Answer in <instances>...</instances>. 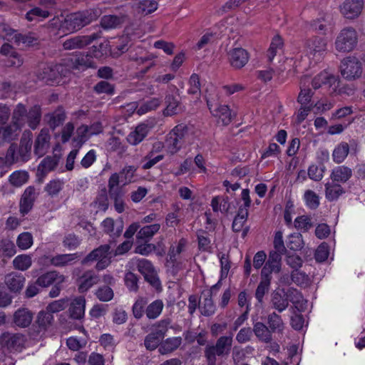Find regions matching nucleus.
I'll list each match as a JSON object with an SVG mask.
<instances>
[{"label": "nucleus", "mask_w": 365, "mask_h": 365, "mask_svg": "<svg viewBox=\"0 0 365 365\" xmlns=\"http://www.w3.org/2000/svg\"><path fill=\"white\" fill-rule=\"evenodd\" d=\"M101 15L99 8H92L67 15L61 24V29L65 32L77 31L98 19Z\"/></svg>", "instance_id": "obj_1"}, {"label": "nucleus", "mask_w": 365, "mask_h": 365, "mask_svg": "<svg viewBox=\"0 0 365 365\" xmlns=\"http://www.w3.org/2000/svg\"><path fill=\"white\" fill-rule=\"evenodd\" d=\"M31 133H29L27 136L24 133L18 148L15 144H11L8 148L5 157L6 163L27 162L31 158Z\"/></svg>", "instance_id": "obj_2"}, {"label": "nucleus", "mask_w": 365, "mask_h": 365, "mask_svg": "<svg viewBox=\"0 0 365 365\" xmlns=\"http://www.w3.org/2000/svg\"><path fill=\"white\" fill-rule=\"evenodd\" d=\"M189 132V127L185 123L175 125L167 135L165 144L171 154L180 150Z\"/></svg>", "instance_id": "obj_3"}, {"label": "nucleus", "mask_w": 365, "mask_h": 365, "mask_svg": "<svg viewBox=\"0 0 365 365\" xmlns=\"http://www.w3.org/2000/svg\"><path fill=\"white\" fill-rule=\"evenodd\" d=\"M358 36L356 30L352 27L343 29L335 41V48L339 52H350L356 46Z\"/></svg>", "instance_id": "obj_4"}, {"label": "nucleus", "mask_w": 365, "mask_h": 365, "mask_svg": "<svg viewBox=\"0 0 365 365\" xmlns=\"http://www.w3.org/2000/svg\"><path fill=\"white\" fill-rule=\"evenodd\" d=\"M26 337L21 333L5 331L0 336L1 344L10 352H20L24 348Z\"/></svg>", "instance_id": "obj_5"}, {"label": "nucleus", "mask_w": 365, "mask_h": 365, "mask_svg": "<svg viewBox=\"0 0 365 365\" xmlns=\"http://www.w3.org/2000/svg\"><path fill=\"white\" fill-rule=\"evenodd\" d=\"M362 73L361 63L356 57H347L341 63V74L347 80L359 78Z\"/></svg>", "instance_id": "obj_6"}, {"label": "nucleus", "mask_w": 365, "mask_h": 365, "mask_svg": "<svg viewBox=\"0 0 365 365\" xmlns=\"http://www.w3.org/2000/svg\"><path fill=\"white\" fill-rule=\"evenodd\" d=\"M53 321V316L46 310H42L38 312L36 319L30 330L29 336L35 339L41 336L51 326Z\"/></svg>", "instance_id": "obj_7"}, {"label": "nucleus", "mask_w": 365, "mask_h": 365, "mask_svg": "<svg viewBox=\"0 0 365 365\" xmlns=\"http://www.w3.org/2000/svg\"><path fill=\"white\" fill-rule=\"evenodd\" d=\"M305 49L307 54L317 61H320L322 56L327 51V41L326 38L319 36H313L305 42Z\"/></svg>", "instance_id": "obj_8"}, {"label": "nucleus", "mask_w": 365, "mask_h": 365, "mask_svg": "<svg viewBox=\"0 0 365 365\" xmlns=\"http://www.w3.org/2000/svg\"><path fill=\"white\" fill-rule=\"evenodd\" d=\"M101 37V31L87 36H76L66 39L63 43V47L65 50L80 49Z\"/></svg>", "instance_id": "obj_9"}, {"label": "nucleus", "mask_w": 365, "mask_h": 365, "mask_svg": "<svg viewBox=\"0 0 365 365\" xmlns=\"http://www.w3.org/2000/svg\"><path fill=\"white\" fill-rule=\"evenodd\" d=\"M38 195L39 190L34 186L31 185L25 189L19 201V212L23 216L31 210Z\"/></svg>", "instance_id": "obj_10"}, {"label": "nucleus", "mask_w": 365, "mask_h": 365, "mask_svg": "<svg viewBox=\"0 0 365 365\" xmlns=\"http://www.w3.org/2000/svg\"><path fill=\"white\" fill-rule=\"evenodd\" d=\"M359 143L356 139H350L349 143L341 142L334 149L332 152L333 161L336 164L343 163L347 158L350 149L356 151Z\"/></svg>", "instance_id": "obj_11"}, {"label": "nucleus", "mask_w": 365, "mask_h": 365, "mask_svg": "<svg viewBox=\"0 0 365 365\" xmlns=\"http://www.w3.org/2000/svg\"><path fill=\"white\" fill-rule=\"evenodd\" d=\"M34 319V312L26 307L17 309L12 315V323L20 329L31 326Z\"/></svg>", "instance_id": "obj_12"}, {"label": "nucleus", "mask_w": 365, "mask_h": 365, "mask_svg": "<svg viewBox=\"0 0 365 365\" xmlns=\"http://www.w3.org/2000/svg\"><path fill=\"white\" fill-rule=\"evenodd\" d=\"M207 104L212 114L219 118L223 125L230 124L232 119V115L229 107L226 105H218L207 100Z\"/></svg>", "instance_id": "obj_13"}, {"label": "nucleus", "mask_w": 365, "mask_h": 365, "mask_svg": "<svg viewBox=\"0 0 365 365\" xmlns=\"http://www.w3.org/2000/svg\"><path fill=\"white\" fill-rule=\"evenodd\" d=\"M363 6V0H345L340 6V11L345 18L353 19L361 14Z\"/></svg>", "instance_id": "obj_14"}, {"label": "nucleus", "mask_w": 365, "mask_h": 365, "mask_svg": "<svg viewBox=\"0 0 365 365\" xmlns=\"http://www.w3.org/2000/svg\"><path fill=\"white\" fill-rule=\"evenodd\" d=\"M339 84L338 78L325 71L317 75L312 81V86L314 90L319 89L323 86H327L335 91Z\"/></svg>", "instance_id": "obj_15"}, {"label": "nucleus", "mask_w": 365, "mask_h": 365, "mask_svg": "<svg viewBox=\"0 0 365 365\" xmlns=\"http://www.w3.org/2000/svg\"><path fill=\"white\" fill-rule=\"evenodd\" d=\"M227 55L231 66L235 69L244 67L249 60L248 53L242 48H234L228 52Z\"/></svg>", "instance_id": "obj_16"}, {"label": "nucleus", "mask_w": 365, "mask_h": 365, "mask_svg": "<svg viewBox=\"0 0 365 365\" xmlns=\"http://www.w3.org/2000/svg\"><path fill=\"white\" fill-rule=\"evenodd\" d=\"M175 94H168L165 98V108L163 110L165 116H172L179 113L181 110L180 96L178 90Z\"/></svg>", "instance_id": "obj_17"}, {"label": "nucleus", "mask_w": 365, "mask_h": 365, "mask_svg": "<svg viewBox=\"0 0 365 365\" xmlns=\"http://www.w3.org/2000/svg\"><path fill=\"white\" fill-rule=\"evenodd\" d=\"M51 136L48 129H42L34 143V154L38 157L44 155L49 148Z\"/></svg>", "instance_id": "obj_18"}, {"label": "nucleus", "mask_w": 365, "mask_h": 365, "mask_svg": "<svg viewBox=\"0 0 365 365\" xmlns=\"http://www.w3.org/2000/svg\"><path fill=\"white\" fill-rule=\"evenodd\" d=\"M100 281L99 275L93 270L86 271L78 280V290L80 293L86 292Z\"/></svg>", "instance_id": "obj_19"}, {"label": "nucleus", "mask_w": 365, "mask_h": 365, "mask_svg": "<svg viewBox=\"0 0 365 365\" xmlns=\"http://www.w3.org/2000/svg\"><path fill=\"white\" fill-rule=\"evenodd\" d=\"M128 17L125 14L105 15L101 19L100 24L104 29H113L120 26L127 21Z\"/></svg>", "instance_id": "obj_20"}, {"label": "nucleus", "mask_w": 365, "mask_h": 365, "mask_svg": "<svg viewBox=\"0 0 365 365\" xmlns=\"http://www.w3.org/2000/svg\"><path fill=\"white\" fill-rule=\"evenodd\" d=\"M130 39L128 35L122 36L112 42L110 53L114 58H118L125 53L130 47Z\"/></svg>", "instance_id": "obj_21"}, {"label": "nucleus", "mask_w": 365, "mask_h": 365, "mask_svg": "<svg viewBox=\"0 0 365 365\" xmlns=\"http://www.w3.org/2000/svg\"><path fill=\"white\" fill-rule=\"evenodd\" d=\"M65 281V277L57 271H49L39 276L36 279V284L41 287H47L53 283L61 284Z\"/></svg>", "instance_id": "obj_22"}, {"label": "nucleus", "mask_w": 365, "mask_h": 365, "mask_svg": "<svg viewBox=\"0 0 365 365\" xmlns=\"http://www.w3.org/2000/svg\"><path fill=\"white\" fill-rule=\"evenodd\" d=\"M88 52L80 53L72 59V65L74 69L86 70L88 68H96V63L93 61Z\"/></svg>", "instance_id": "obj_23"}, {"label": "nucleus", "mask_w": 365, "mask_h": 365, "mask_svg": "<svg viewBox=\"0 0 365 365\" xmlns=\"http://www.w3.org/2000/svg\"><path fill=\"white\" fill-rule=\"evenodd\" d=\"M150 128L147 124L140 123L128 135L126 140L129 144L136 145L144 140Z\"/></svg>", "instance_id": "obj_24"}, {"label": "nucleus", "mask_w": 365, "mask_h": 365, "mask_svg": "<svg viewBox=\"0 0 365 365\" xmlns=\"http://www.w3.org/2000/svg\"><path fill=\"white\" fill-rule=\"evenodd\" d=\"M271 304L272 308L282 312L289 306V300L284 289L274 290L272 294Z\"/></svg>", "instance_id": "obj_25"}, {"label": "nucleus", "mask_w": 365, "mask_h": 365, "mask_svg": "<svg viewBox=\"0 0 365 365\" xmlns=\"http://www.w3.org/2000/svg\"><path fill=\"white\" fill-rule=\"evenodd\" d=\"M27 109L23 103H18L13 110L11 123L19 130L24 126L27 115Z\"/></svg>", "instance_id": "obj_26"}, {"label": "nucleus", "mask_w": 365, "mask_h": 365, "mask_svg": "<svg viewBox=\"0 0 365 365\" xmlns=\"http://www.w3.org/2000/svg\"><path fill=\"white\" fill-rule=\"evenodd\" d=\"M80 255L77 252L73 254H60L51 259V264L54 267H63L72 265L78 260Z\"/></svg>", "instance_id": "obj_27"}, {"label": "nucleus", "mask_w": 365, "mask_h": 365, "mask_svg": "<svg viewBox=\"0 0 365 365\" xmlns=\"http://www.w3.org/2000/svg\"><path fill=\"white\" fill-rule=\"evenodd\" d=\"M66 118V113L62 107H58L54 111L45 115L47 123L52 130H55L57 127L62 125Z\"/></svg>", "instance_id": "obj_28"}, {"label": "nucleus", "mask_w": 365, "mask_h": 365, "mask_svg": "<svg viewBox=\"0 0 365 365\" xmlns=\"http://www.w3.org/2000/svg\"><path fill=\"white\" fill-rule=\"evenodd\" d=\"M25 277L17 273H10L5 277V284L14 292H20L24 284Z\"/></svg>", "instance_id": "obj_29"}, {"label": "nucleus", "mask_w": 365, "mask_h": 365, "mask_svg": "<svg viewBox=\"0 0 365 365\" xmlns=\"http://www.w3.org/2000/svg\"><path fill=\"white\" fill-rule=\"evenodd\" d=\"M352 176V170L345 165L337 166L334 168L330 175L333 182L345 183Z\"/></svg>", "instance_id": "obj_30"}, {"label": "nucleus", "mask_w": 365, "mask_h": 365, "mask_svg": "<svg viewBox=\"0 0 365 365\" xmlns=\"http://www.w3.org/2000/svg\"><path fill=\"white\" fill-rule=\"evenodd\" d=\"M103 231L112 237H119L123 230V222L122 220L117 222L115 228L114 220L111 217H107L102 222Z\"/></svg>", "instance_id": "obj_31"}, {"label": "nucleus", "mask_w": 365, "mask_h": 365, "mask_svg": "<svg viewBox=\"0 0 365 365\" xmlns=\"http://www.w3.org/2000/svg\"><path fill=\"white\" fill-rule=\"evenodd\" d=\"M36 76L38 80L42 81L47 84H52L58 78V72L52 66H43V67L38 71Z\"/></svg>", "instance_id": "obj_32"}, {"label": "nucleus", "mask_w": 365, "mask_h": 365, "mask_svg": "<svg viewBox=\"0 0 365 365\" xmlns=\"http://www.w3.org/2000/svg\"><path fill=\"white\" fill-rule=\"evenodd\" d=\"M110 249L109 245H103L91 251L83 260L82 264L108 257Z\"/></svg>", "instance_id": "obj_33"}, {"label": "nucleus", "mask_w": 365, "mask_h": 365, "mask_svg": "<svg viewBox=\"0 0 365 365\" xmlns=\"http://www.w3.org/2000/svg\"><path fill=\"white\" fill-rule=\"evenodd\" d=\"M58 161L59 158L56 155L46 157L38 166V174L45 176L47 173L53 170L56 168L58 164Z\"/></svg>", "instance_id": "obj_34"}, {"label": "nucleus", "mask_w": 365, "mask_h": 365, "mask_svg": "<svg viewBox=\"0 0 365 365\" xmlns=\"http://www.w3.org/2000/svg\"><path fill=\"white\" fill-rule=\"evenodd\" d=\"M18 131L19 130L11 123L0 126V146L15 140L18 135Z\"/></svg>", "instance_id": "obj_35"}, {"label": "nucleus", "mask_w": 365, "mask_h": 365, "mask_svg": "<svg viewBox=\"0 0 365 365\" xmlns=\"http://www.w3.org/2000/svg\"><path fill=\"white\" fill-rule=\"evenodd\" d=\"M180 336L168 338L161 342L158 351L160 354H167L176 350L182 344Z\"/></svg>", "instance_id": "obj_36"}, {"label": "nucleus", "mask_w": 365, "mask_h": 365, "mask_svg": "<svg viewBox=\"0 0 365 365\" xmlns=\"http://www.w3.org/2000/svg\"><path fill=\"white\" fill-rule=\"evenodd\" d=\"M86 299L84 297H78L75 299L70 304L69 313L70 316L76 319H81L85 312Z\"/></svg>", "instance_id": "obj_37"}, {"label": "nucleus", "mask_w": 365, "mask_h": 365, "mask_svg": "<svg viewBox=\"0 0 365 365\" xmlns=\"http://www.w3.org/2000/svg\"><path fill=\"white\" fill-rule=\"evenodd\" d=\"M233 333L230 332L229 334L220 336L216 342L215 346L221 352L223 356H228L232 346Z\"/></svg>", "instance_id": "obj_38"}, {"label": "nucleus", "mask_w": 365, "mask_h": 365, "mask_svg": "<svg viewBox=\"0 0 365 365\" xmlns=\"http://www.w3.org/2000/svg\"><path fill=\"white\" fill-rule=\"evenodd\" d=\"M41 119V109L38 105L31 107L27 112L26 120L28 125L32 130H35L39 125Z\"/></svg>", "instance_id": "obj_39"}, {"label": "nucleus", "mask_w": 365, "mask_h": 365, "mask_svg": "<svg viewBox=\"0 0 365 365\" xmlns=\"http://www.w3.org/2000/svg\"><path fill=\"white\" fill-rule=\"evenodd\" d=\"M267 324L271 333H282L284 328L281 316L276 312H272L267 316Z\"/></svg>", "instance_id": "obj_40"}, {"label": "nucleus", "mask_w": 365, "mask_h": 365, "mask_svg": "<svg viewBox=\"0 0 365 365\" xmlns=\"http://www.w3.org/2000/svg\"><path fill=\"white\" fill-rule=\"evenodd\" d=\"M160 229L158 223L146 225L140 229L137 233V239L144 242H148Z\"/></svg>", "instance_id": "obj_41"}, {"label": "nucleus", "mask_w": 365, "mask_h": 365, "mask_svg": "<svg viewBox=\"0 0 365 365\" xmlns=\"http://www.w3.org/2000/svg\"><path fill=\"white\" fill-rule=\"evenodd\" d=\"M307 78L302 80L300 86V92L297 97V102L301 105L309 106L314 104L312 102V98L314 95L312 89L306 86Z\"/></svg>", "instance_id": "obj_42"}, {"label": "nucleus", "mask_w": 365, "mask_h": 365, "mask_svg": "<svg viewBox=\"0 0 365 365\" xmlns=\"http://www.w3.org/2000/svg\"><path fill=\"white\" fill-rule=\"evenodd\" d=\"M253 332L262 341L269 343L272 340V333L268 327L262 322H256L253 326Z\"/></svg>", "instance_id": "obj_43"}, {"label": "nucleus", "mask_w": 365, "mask_h": 365, "mask_svg": "<svg viewBox=\"0 0 365 365\" xmlns=\"http://www.w3.org/2000/svg\"><path fill=\"white\" fill-rule=\"evenodd\" d=\"M164 307L163 302L161 299H155L145 308V315L148 319L154 320L162 313Z\"/></svg>", "instance_id": "obj_44"}, {"label": "nucleus", "mask_w": 365, "mask_h": 365, "mask_svg": "<svg viewBox=\"0 0 365 365\" xmlns=\"http://www.w3.org/2000/svg\"><path fill=\"white\" fill-rule=\"evenodd\" d=\"M344 192V188L339 184L327 182L325 185V196L329 201L337 200Z\"/></svg>", "instance_id": "obj_45"}, {"label": "nucleus", "mask_w": 365, "mask_h": 365, "mask_svg": "<svg viewBox=\"0 0 365 365\" xmlns=\"http://www.w3.org/2000/svg\"><path fill=\"white\" fill-rule=\"evenodd\" d=\"M13 41L16 45L23 43L26 46H32L37 43V38L32 33H28L26 34H14L11 37Z\"/></svg>", "instance_id": "obj_46"}, {"label": "nucleus", "mask_w": 365, "mask_h": 365, "mask_svg": "<svg viewBox=\"0 0 365 365\" xmlns=\"http://www.w3.org/2000/svg\"><path fill=\"white\" fill-rule=\"evenodd\" d=\"M204 356L206 359L207 365H216L217 356L223 357L215 344L206 345L204 349Z\"/></svg>", "instance_id": "obj_47"}, {"label": "nucleus", "mask_w": 365, "mask_h": 365, "mask_svg": "<svg viewBox=\"0 0 365 365\" xmlns=\"http://www.w3.org/2000/svg\"><path fill=\"white\" fill-rule=\"evenodd\" d=\"M29 175L25 170H16L12 173L9 178V182L14 187H19L26 183L29 180Z\"/></svg>", "instance_id": "obj_48"}, {"label": "nucleus", "mask_w": 365, "mask_h": 365, "mask_svg": "<svg viewBox=\"0 0 365 365\" xmlns=\"http://www.w3.org/2000/svg\"><path fill=\"white\" fill-rule=\"evenodd\" d=\"M249 216V211H245L243 209H238L237 213L234 217L232 229L235 232H240Z\"/></svg>", "instance_id": "obj_49"}, {"label": "nucleus", "mask_w": 365, "mask_h": 365, "mask_svg": "<svg viewBox=\"0 0 365 365\" xmlns=\"http://www.w3.org/2000/svg\"><path fill=\"white\" fill-rule=\"evenodd\" d=\"M172 320L170 318H164L153 324V331L158 334L162 339L166 335L171 324Z\"/></svg>", "instance_id": "obj_50"}, {"label": "nucleus", "mask_w": 365, "mask_h": 365, "mask_svg": "<svg viewBox=\"0 0 365 365\" xmlns=\"http://www.w3.org/2000/svg\"><path fill=\"white\" fill-rule=\"evenodd\" d=\"M110 44L108 41L100 43L98 46H93L88 53L92 58H101L110 53Z\"/></svg>", "instance_id": "obj_51"}, {"label": "nucleus", "mask_w": 365, "mask_h": 365, "mask_svg": "<svg viewBox=\"0 0 365 365\" xmlns=\"http://www.w3.org/2000/svg\"><path fill=\"white\" fill-rule=\"evenodd\" d=\"M199 308L201 314L205 317H210L215 314L216 307L212 301L211 293H207Z\"/></svg>", "instance_id": "obj_52"}, {"label": "nucleus", "mask_w": 365, "mask_h": 365, "mask_svg": "<svg viewBox=\"0 0 365 365\" xmlns=\"http://www.w3.org/2000/svg\"><path fill=\"white\" fill-rule=\"evenodd\" d=\"M96 298L103 302L111 301L114 297V292L111 287L108 285H103L95 291L94 293Z\"/></svg>", "instance_id": "obj_53"}, {"label": "nucleus", "mask_w": 365, "mask_h": 365, "mask_svg": "<svg viewBox=\"0 0 365 365\" xmlns=\"http://www.w3.org/2000/svg\"><path fill=\"white\" fill-rule=\"evenodd\" d=\"M283 47L282 38L279 36H275L270 43V46L267 51V58L269 61H272L277 53L282 51Z\"/></svg>", "instance_id": "obj_54"}, {"label": "nucleus", "mask_w": 365, "mask_h": 365, "mask_svg": "<svg viewBox=\"0 0 365 365\" xmlns=\"http://www.w3.org/2000/svg\"><path fill=\"white\" fill-rule=\"evenodd\" d=\"M16 252L14 242L9 239L0 240V255L4 257H11Z\"/></svg>", "instance_id": "obj_55"}, {"label": "nucleus", "mask_w": 365, "mask_h": 365, "mask_svg": "<svg viewBox=\"0 0 365 365\" xmlns=\"http://www.w3.org/2000/svg\"><path fill=\"white\" fill-rule=\"evenodd\" d=\"M13 264L15 269L25 271L27 270L32 264V260L29 255H20L14 258Z\"/></svg>", "instance_id": "obj_56"}, {"label": "nucleus", "mask_w": 365, "mask_h": 365, "mask_svg": "<svg viewBox=\"0 0 365 365\" xmlns=\"http://www.w3.org/2000/svg\"><path fill=\"white\" fill-rule=\"evenodd\" d=\"M291 278L294 283L301 287H305L310 284L309 275L299 269H294L292 272Z\"/></svg>", "instance_id": "obj_57"}, {"label": "nucleus", "mask_w": 365, "mask_h": 365, "mask_svg": "<svg viewBox=\"0 0 365 365\" xmlns=\"http://www.w3.org/2000/svg\"><path fill=\"white\" fill-rule=\"evenodd\" d=\"M158 6V0H138V9L140 12L148 14L157 10Z\"/></svg>", "instance_id": "obj_58"}, {"label": "nucleus", "mask_w": 365, "mask_h": 365, "mask_svg": "<svg viewBox=\"0 0 365 365\" xmlns=\"http://www.w3.org/2000/svg\"><path fill=\"white\" fill-rule=\"evenodd\" d=\"M163 339L154 331L148 334L144 339V345L147 350L153 351L160 346Z\"/></svg>", "instance_id": "obj_59"}, {"label": "nucleus", "mask_w": 365, "mask_h": 365, "mask_svg": "<svg viewBox=\"0 0 365 365\" xmlns=\"http://www.w3.org/2000/svg\"><path fill=\"white\" fill-rule=\"evenodd\" d=\"M147 304V299L144 297H138L136 299L132 308L133 314L135 319H140L145 314Z\"/></svg>", "instance_id": "obj_60"}, {"label": "nucleus", "mask_w": 365, "mask_h": 365, "mask_svg": "<svg viewBox=\"0 0 365 365\" xmlns=\"http://www.w3.org/2000/svg\"><path fill=\"white\" fill-rule=\"evenodd\" d=\"M111 200L114 202L115 210L118 213H122L125 210V204L123 200V192L122 190L108 192Z\"/></svg>", "instance_id": "obj_61"}, {"label": "nucleus", "mask_w": 365, "mask_h": 365, "mask_svg": "<svg viewBox=\"0 0 365 365\" xmlns=\"http://www.w3.org/2000/svg\"><path fill=\"white\" fill-rule=\"evenodd\" d=\"M63 182L58 179L51 180L44 187L48 195L53 197L57 195L63 189Z\"/></svg>", "instance_id": "obj_62"}, {"label": "nucleus", "mask_w": 365, "mask_h": 365, "mask_svg": "<svg viewBox=\"0 0 365 365\" xmlns=\"http://www.w3.org/2000/svg\"><path fill=\"white\" fill-rule=\"evenodd\" d=\"M16 245L21 250H27L33 245V236L30 232L20 234L16 240Z\"/></svg>", "instance_id": "obj_63"}, {"label": "nucleus", "mask_w": 365, "mask_h": 365, "mask_svg": "<svg viewBox=\"0 0 365 365\" xmlns=\"http://www.w3.org/2000/svg\"><path fill=\"white\" fill-rule=\"evenodd\" d=\"M294 223V227L302 232L308 231L313 226L311 218L307 215L297 217Z\"/></svg>", "instance_id": "obj_64"}]
</instances>
